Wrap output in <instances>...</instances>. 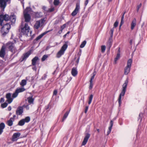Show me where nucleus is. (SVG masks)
<instances>
[{
    "label": "nucleus",
    "mask_w": 147,
    "mask_h": 147,
    "mask_svg": "<svg viewBox=\"0 0 147 147\" xmlns=\"http://www.w3.org/2000/svg\"><path fill=\"white\" fill-rule=\"evenodd\" d=\"M30 10V7H27L24 10V15L25 22L22 21V22L21 26L22 27L21 28H29L27 22L30 21L31 19V17L29 13Z\"/></svg>",
    "instance_id": "nucleus-1"
},
{
    "label": "nucleus",
    "mask_w": 147,
    "mask_h": 147,
    "mask_svg": "<svg viewBox=\"0 0 147 147\" xmlns=\"http://www.w3.org/2000/svg\"><path fill=\"white\" fill-rule=\"evenodd\" d=\"M128 83V79H127L125 81L124 83L122 86V89L121 93L120 94L118 100L119 105L120 106L121 104V96H123L125 95L126 91V89Z\"/></svg>",
    "instance_id": "nucleus-2"
},
{
    "label": "nucleus",
    "mask_w": 147,
    "mask_h": 147,
    "mask_svg": "<svg viewBox=\"0 0 147 147\" xmlns=\"http://www.w3.org/2000/svg\"><path fill=\"white\" fill-rule=\"evenodd\" d=\"M9 20V16L8 14H5L3 15L1 14L0 15V26H2V28H6L5 27L6 23H5L4 21L5 22L8 21Z\"/></svg>",
    "instance_id": "nucleus-3"
},
{
    "label": "nucleus",
    "mask_w": 147,
    "mask_h": 147,
    "mask_svg": "<svg viewBox=\"0 0 147 147\" xmlns=\"http://www.w3.org/2000/svg\"><path fill=\"white\" fill-rule=\"evenodd\" d=\"M16 17L14 15H11L9 16V20L10 21L9 23H6L5 27H7V28H11V26L14 24L16 22Z\"/></svg>",
    "instance_id": "nucleus-4"
},
{
    "label": "nucleus",
    "mask_w": 147,
    "mask_h": 147,
    "mask_svg": "<svg viewBox=\"0 0 147 147\" xmlns=\"http://www.w3.org/2000/svg\"><path fill=\"white\" fill-rule=\"evenodd\" d=\"M114 30V28H112L109 31V33L110 34V37L108 41L107 44V46L108 47L109 49L111 47L112 44V37Z\"/></svg>",
    "instance_id": "nucleus-5"
},
{
    "label": "nucleus",
    "mask_w": 147,
    "mask_h": 147,
    "mask_svg": "<svg viewBox=\"0 0 147 147\" xmlns=\"http://www.w3.org/2000/svg\"><path fill=\"white\" fill-rule=\"evenodd\" d=\"M132 63V60L131 59H129L127 62V66L125 68L124 74L127 75L129 72Z\"/></svg>",
    "instance_id": "nucleus-6"
},
{
    "label": "nucleus",
    "mask_w": 147,
    "mask_h": 147,
    "mask_svg": "<svg viewBox=\"0 0 147 147\" xmlns=\"http://www.w3.org/2000/svg\"><path fill=\"white\" fill-rule=\"evenodd\" d=\"M8 46L9 49L13 53H15L17 51L16 48L15 47L14 43L11 42H8L7 44Z\"/></svg>",
    "instance_id": "nucleus-7"
},
{
    "label": "nucleus",
    "mask_w": 147,
    "mask_h": 147,
    "mask_svg": "<svg viewBox=\"0 0 147 147\" xmlns=\"http://www.w3.org/2000/svg\"><path fill=\"white\" fill-rule=\"evenodd\" d=\"M19 31L23 34L29 36L31 35L32 31L30 30V28H21L19 29Z\"/></svg>",
    "instance_id": "nucleus-8"
},
{
    "label": "nucleus",
    "mask_w": 147,
    "mask_h": 147,
    "mask_svg": "<svg viewBox=\"0 0 147 147\" xmlns=\"http://www.w3.org/2000/svg\"><path fill=\"white\" fill-rule=\"evenodd\" d=\"M19 31L23 34L29 36L31 35L32 31L30 30V28H21L19 29Z\"/></svg>",
    "instance_id": "nucleus-9"
},
{
    "label": "nucleus",
    "mask_w": 147,
    "mask_h": 147,
    "mask_svg": "<svg viewBox=\"0 0 147 147\" xmlns=\"http://www.w3.org/2000/svg\"><path fill=\"white\" fill-rule=\"evenodd\" d=\"M30 121V118L29 117H27L25 118L20 120L18 122V125L22 126L24 125L25 123H28Z\"/></svg>",
    "instance_id": "nucleus-10"
},
{
    "label": "nucleus",
    "mask_w": 147,
    "mask_h": 147,
    "mask_svg": "<svg viewBox=\"0 0 147 147\" xmlns=\"http://www.w3.org/2000/svg\"><path fill=\"white\" fill-rule=\"evenodd\" d=\"M45 22V20L43 19H42L40 20L37 21L34 25V28H39L42 26Z\"/></svg>",
    "instance_id": "nucleus-11"
},
{
    "label": "nucleus",
    "mask_w": 147,
    "mask_h": 147,
    "mask_svg": "<svg viewBox=\"0 0 147 147\" xmlns=\"http://www.w3.org/2000/svg\"><path fill=\"white\" fill-rule=\"evenodd\" d=\"M6 47L5 45L2 46L0 50V57L4 58L5 55Z\"/></svg>",
    "instance_id": "nucleus-12"
},
{
    "label": "nucleus",
    "mask_w": 147,
    "mask_h": 147,
    "mask_svg": "<svg viewBox=\"0 0 147 147\" xmlns=\"http://www.w3.org/2000/svg\"><path fill=\"white\" fill-rule=\"evenodd\" d=\"M80 8V4L77 3L76 4V7L75 10L71 13V15L73 16H75L78 13V11Z\"/></svg>",
    "instance_id": "nucleus-13"
},
{
    "label": "nucleus",
    "mask_w": 147,
    "mask_h": 147,
    "mask_svg": "<svg viewBox=\"0 0 147 147\" xmlns=\"http://www.w3.org/2000/svg\"><path fill=\"white\" fill-rule=\"evenodd\" d=\"M11 0H0V7L3 8V11L4 9L6 6L7 2Z\"/></svg>",
    "instance_id": "nucleus-14"
},
{
    "label": "nucleus",
    "mask_w": 147,
    "mask_h": 147,
    "mask_svg": "<svg viewBox=\"0 0 147 147\" xmlns=\"http://www.w3.org/2000/svg\"><path fill=\"white\" fill-rule=\"evenodd\" d=\"M23 112V108L22 107H18L16 111V113L18 115H22Z\"/></svg>",
    "instance_id": "nucleus-15"
},
{
    "label": "nucleus",
    "mask_w": 147,
    "mask_h": 147,
    "mask_svg": "<svg viewBox=\"0 0 147 147\" xmlns=\"http://www.w3.org/2000/svg\"><path fill=\"white\" fill-rule=\"evenodd\" d=\"M90 136V134L88 133L86 134L84 140L82 142V145H85L87 142L88 139Z\"/></svg>",
    "instance_id": "nucleus-16"
},
{
    "label": "nucleus",
    "mask_w": 147,
    "mask_h": 147,
    "mask_svg": "<svg viewBox=\"0 0 147 147\" xmlns=\"http://www.w3.org/2000/svg\"><path fill=\"white\" fill-rule=\"evenodd\" d=\"M20 135V134L19 132L14 133L12 136V140L13 141H16L18 138H19Z\"/></svg>",
    "instance_id": "nucleus-17"
},
{
    "label": "nucleus",
    "mask_w": 147,
    "mask_h": 147,
    "mask_svg": "<svg viewBox=\"0 0 147 147\" xmlns=\"http://www.w3.org/2000/svg\"><path fill=\"white\" fill-rule=\"evenodd\" d=\"M1 32L3 36H5L9 32L10 28H1Z\"/></svg>",
    "instance_id": "nucleus-18"
},
{
    "label": "nucleus",
    "mask_w": 147,
    "mask_h": 147,
    "mask_svg": "<svg viewBox=\"0 0 147 147\" xmlns=\"http://www.w3.org/2000/svg\"><path fill=\"white\" fill-rule=\"evenodd\" d=\"M11 94L10 93L7 94L6 95V97L7 99V101L9 104L12 101L13 99L11 97Z\"/></svg>",
    "instance_id": "nucleus-19"
},
{
    "label": "nucleus",
    "mask_w": 147,
    "mask_h": 147,
    "mask_svg": "<svg viewBox=\"0 0 147 147\" xmlns=\"http://www.w3.org/2000/svg\"><path fill=\"white\" fill-rule=\"evenodd\" d=\"M30 54L31 53L30 51H28L27 52L24 54L22 56V60L21 61L26 60Z\"/></svg>",
    "instance_id": "nucleus-20"
},
{
    "label": "nucleus",
    "mask_w": 147,
    "mask_h": 147,
    "mask_svg": "<svg viewBox=\"0 0 147 147\" xmlns=\"http://www.w3.org/2000/svg\"><path fill=\"white\" fill-rule=\"evenodd\" d=\"M52 30H48V31H46V32H44V33H42V34H41L39 35V36H38V37H37L36 38V40L37 41V40H39L40 39L45 35L48 32H49L50 31H52Z\"/></svg>",
    "instance_id": "nucleus-21"
},
{
    "label": "nucleus",
    "mask_w": 147,
    "mask_h": 147,
    "mask_svg": "<svg viewBox=\"0 0 147 147\" xmlns=\"http://www.w3.org/2000/svg\"><path fill=\"white\" fill-rule=\"evenodd\" d=\"M39 60L38 57H35L32 60V65L33 66H35L37 61Z\"/></svg>",
    "instance_id": "nucleus-22"
},
{
    "label": "nucleus",
    "mask_w": 147,
    "mask_h": 147,
    "mask_svg": "<svg viewBox=\"0 0 147 147\" xmlns=\"http://www.w3.org/2000/svg\"><path fill=\"white\" fill-rule=\"evenodd\" d=\"M15 119L13 118H10L7 122V125L9 126H11L13 124V122L14 121Z\"/></svg>",
    "instance_id": "nucleus-23"
},
{
    "label": "nucleus",
    "mask_w": 147,
    "mask_h": 147,
    "mask_svg": "<svg viewBox=\"0 0 147 147\" xmlns=\"http://www.w3.org/2000/svg\"><path fill=\"white\" fill-rule=\"evenodd\" d=\"M28 102L29 105L33 104L34 99L32 97H29L27 98Z\"/></svg>",
    "instance_id": "nucleus-24"
},
{
    "label": "nucleus",
    "mask_w": 147,
    "mask_h": 147,
    "mask_svg": "<svg viewBox=\"0 0 147 147\" xmlns=\"http://www.w3.org/2000/svg\"><path fill=\"white\" fill-rule=\"evenodd\" d=\"M71 72L72 75L73 76H76L78 74V72L76 68L74 67L71 70Z\"/></svg>",
    "instance_id": "nucleus-25"
},
{
    "label": "nucleus",
    "mask_w": 147,
    "mask_h": 147,
    "mask_svg": "<svg viewBox=\"0 0 147 147\" xmlns=\"http://www.w3.org/2000/svg\"><path fill=\"white\" fill-rule=\"evenodd\" d=\"M68 42L67 41L65 42V44L62 46L61 49L65 52L67 47L68 45L67 44Z\"/></svg>",
    "instance_id": "nucleus-26"
},
{
    "label": "nucleus",
    "mask_w": 147,
    "mask_h": 147,
    "mask_svg": "<svg viewBox=\"0 0 147 147\" xmlns=\"http://www.w3.org/2000/svg\"><path fill=\"white\" fill-rule=\"evenodd\" d=\"M64 51L60 49L57 54V57L58 58H60L61 56V55L64 54Z\"/></svg>",
    "instance_id": "nucleus-27"
},
{
    "label": "nucleus",
    "mask_w": 147,
    "mask_h": 147,
    "mask_svg": "<svg viewBox=\"0 0 147 147\" xmlns=\"http://www.w3.org/2000/svg\"><path fill=\"white\" fill-rule=\"evenodd\" d=\"M42 16V13L41 12H37L35 13V17L36 18H40Z\"/></svg>",
    "instance_id": "nucleus-28"
},
{
    "label": "nucleus",
    "mask_w": 147,
    "mask_h": 147,
    "mask_svg": "<svg viewBox=\"0 0 147 147\" xmlns=\"http://www.w3.org/2000/svg\"><path fill=\"white\" fill-rule=\"evenodd\" d=\"M69 113V111H66L65 113L64 114L62 120V121H63L65 120L66 118L68 116V114Z\"/></svg>",
    "instance_id": "nucleus-29"
},
{
    "label": "nucleus",
    "mask_w": 147,
    "mask_h": 147,
    "mask_svg": "<svg viewBox=\"0 0 147 147\" xmlns=\"http://www.w3.org/2000/svg\"><path fill=\"white\" fill-rule=\"evenodd\" d=\"M136 21L135 18H134L131 23V28H134L136 25Z\"/></svg>",
    "instance_id": "nucleus-30"
},
{
    "label": "nucleus",
    "mask_w": 147,
    "mask_h": 147,
    "mask_svg": "<svg viewBox=\"0 0 147 147\" xmlns=\"http://www.w3.org/2000/svg\"><path fill=\"white\" fill-rule=\"evenodd\" d=\"M25 90V89L24 88H17L16 90V91L18 92V93L20 92H22L24 91Z\"/></svg>",
    "instance_id": "nucleus-31"
},
{
    "label": "nucleus",
    "mask_w": 147,
    "mask_h": 147,
    "mask_svg": "<svg viewBox=\"0 0 147 147\" xmlns=\"http://www.w3.org/2000/svg\"><path fill=\"white\" fill-rule=\"evenodd\" d=\"M26 81L25 80H22L20 83V85L22 86H24L26 85Z\"/></svg>",
    "instance_id": "nucleus-32"
},
{
    "label": "nucleus",
    "mask_w": 147,
    "mask_h": 147,
    "mask_svg": "<svg viewBox=\"0 0 147 147\" xmlns=\"http://www.w3.org/2000/svg\"><path fill=\"white\" fill-rule=\"evenodd\" d=\"M93 97V95L92 94L90 95L89 98V100L88 101V104L90 105L92 102Z\"/></svg>",
    "instance_id": "nucleus-33"
},
{
    "label": "nucleus",
    "mask_w": 147,
    "mask_h": 147,
    "mask_svg": "<svg viewBox=\"0 0 147 147\" xmlns=\"http://www.w3.org/2000/svg\"><path fill=\"white\" fill-rule=\"evenodd\" d=\"M120 57V53H118L117 54L116 57L115 59V63H116V61L118 60V59Z\"/></svg>",
    "instance_id": "nucleus-34"
},
{
    "label": "nucleus",
    "mask_w": 147,
    "mask_h": 147,
    "mask_svg": "<svg viewBox=\"0 0 147 147\" xmlns=\"http://www.w3.org/2000/svg\"><path fill=\"white\" fill-rule=\"evenodd\" d=\"M5 127V125L3 123H1L0 124V129L3 130Z\"/></svg>",
    "instance_id": "nucleus-35"
},
{
    "label": "nucleus",
    "mask_w": 147,
    "mask_h": 147,
    "mask_svg": "<svg viewBox=\"0 0 147 147\" xmlns=\"http://www.w3.org/2000/svg\"><path fill=\"white\" fill-rule=\"evenodd\" d=\"M86 43V40H84L81 43L80 46V47L81 48H83Z\"/></svg>",
    "instance_id": "nucleus-36"
},
{
    "label": "nucleus",
    "mask_w": 147,
    "mask_h": 147,
    "mask_svg": "<svg viewBox=\"0 0 147 147\" xmlns=\"http://www.w3.org/2000/svg\"><path fill=\"white\" fill-rule=\"evenodd\" d=\"M18 92L16 91V90L15 92L13 93V94H12V97L13 98H15L18 95Z\"/></svg>",
    "instance_id": "nucleus-37"
},
{
    "label": "nucleus",
    "mask_w": 147,
    "mask_h": 147,
    "mask_svg": "<svg viewBox=\"0 0 147 147\" xmlns=\"http://www.w3.org/2000/svg\"><path fill=\"white\" fill-rule=\"evenodd\" d=\"M101 52L102 53H104L106 49V46L105 45L102 46L101 47Z\"/></svg>",
    "instance_id": "nucleus-38"
},
{
    "label": "nucleus",
    "mask_w": 147,
    "mask_h": 147,
    "mask_svg": "<svg viewBox=\"0 0 147 147\" xmlns=\"http://www.w3.org/2000/svg\"><path fill=\"white\" fill-rule=\"evenodd\" d=\"M96 74V73L95 71L94 72L92 73V76L91 77L90 81H92L93 79H94L95 76Z\"/></svg>",
    "instance_id": "nucleus-39"
},
{
    "label": "nucleus",
    "mask_w": 147,
    "mask_h": 147,
    "mask_svg": "<svg viewBox=\"0 0 147 147\" xmlns=\"http://www.w3.org/2000/svg\"><path fill=\"white\" fill-rule=\"evenodd\" d=\"M8 104L6 102H4L1 105V107L2 108H5L7 107Z\"/></svg>",
    "instance_id": "nucleus-40"
},
{
    "label": "nucleus",
    "mask_w": 147,
    "mask_h": 147,
    "mask_svg": "<svg viewBox=\"0 0 147 147\" xmlns=\"http://www.w3.org/2000/svg\"><path fill=\"white\" fill-rule=\"evenodd\" d=\"M48 56L47 55H44L43 56L41 60L42 61H45L46 59L47 58Z\"/></svg>",
    "instance_id": "nucleus-41"
},
{
    "label": "nucleus",
    "mask_w": 147,
    "mask_h": 147,
    "mask_svg": "<svg viewBox=\"0 0 147 147\" xmlns=\"http://www.w3.org/2000/svg\"><path fill=\"white\" fill-rule=\"evenodd\" d=\"M59 0H54V4L55 5H58L59 3Z\"/></svg>",
    "instance_id": "nucleus-42"
},
{
    "label": "nucleus",
    "mask_w": 147,
    "mask_h": 147,
    "mask_svg": "<svg viewBox=\"0 0 147 147\" xmlns=\"http://www.w3.org/2000/svg\"><path fill=\"white\" fill-rule=\"evenodd\" d=\"M90 85L89 87V89L91 90L92 89L93 86V81H90Z\"/></svg>",
    "instance_id": "nucleus-43"
},
{
    "label": "nucleus",
    "mask_w": 147,
    "mask_h": 147,
    "mask_svg": "<svg viewBox=\"0 0 147 147\" xmlns=\"http://www.w3.org/2000/svg\"><path fill=\"white\" fill-rule=\"evenodd\" d=\"M55 10V8L53 7H51L50 9H49L48 11L49 12H51Z\"/></svg>",
    "instance_id": "nucleus-44"
},
{
    "label": "nucleus",
    "mask_w": 147,
    "mask_h": 147,
    "mask_svg": "<svg viewBox=\"0 0 147 147\" xmlns=\"http://www.w3.org/2000/svg\"><path fill=\"white\" fill-rule=\"evenodd\" d=\"M119 22L117 20H116L114 24V26L115 27H116L117 26Z\"/></svg>",
    "instance_id": "nucleus-45"
},
{
    "label": "nucleus",
    "mask_w": 147,
    "mask_h": 147,
    "mask_svg": "<svg viewBox=\"0 0 147 147\" xmlns=\"http://www.w3.org/2000/svg\"><path fill=\"white\" fill-rule=\"evenodd\" d=\"M141 5H142V3H140L137 6V12L138 11L140 8L141 6Z\"/></svg>",
    "instance_id": "nucleus-46"
},
{
    "label": "nucleus",
    "mask_w": 147,
    "mask_h": 147,
    "mask_svg": "<svg viewBox=\"0 0 147 147\" xmlns=\"http://www.w3.org/2000/svg\"><path fill=\"white\" fill-rule=\"evenodd\" d=\"M22 107H24L26 108L27 110H28L29 109V105H24Z\"/></svg>",
    "instance_id": "nucleus-47"
},
{
    "label": "nucleus",
    "mask_w": 147,
    "mask_h": 147,
    "mask_svg": "<svg viewBox=\"0 0 147 147\" xmlns=\"http://www.w3.org/2000/svg\"><path fill=\"white\" fill-rule=\"evenodd\" d=\"M110 126L109 127L112 128V127L113 125V122L112 120H111L110 122Z\"/></svg>",
    "instance_id": "nucleus-48"
},
{
    "label": "nucleus",
    "mask_w": 147,
    "mask_h": 147,
    "mask_svg": "<svg viewBox=\"0 0 147 147\" xmlns=\"http://www.w3.org/2000/svg\"><path fill=\"white\" fill-rule=\"evenodd\" d=\"M124 23V20H121V22L120 24V25L119 28H121L122 26V25Z\"/></svg>",
    "instance_id": "nucleus-49"
},
{
    "label": "nucleus",
    "mask_w": 147,
    "mask_h": 147,
    "mask_svg": "<svg viewBox=\"0 0 147 147\" xmlns=\"http://www.w3.org/2000/svg\"><path fill=\"white\" fill-rule=\"evenodd\" d=\"M111 129H112V128L109 127V130L107 131V135H109L110 134V133L111 131Z\"/></svg>",
    "instance_id": "nucleus-50"
},
{
    "label": "nucleus",
    "mask_w": 147,
    "mask_h": 147,
    "mask_svg": "<svg viewBox=\"0 0 147 147\" xmlns=\"http://www.w3.org/2000/svg\"><path fill=\"white\" fill-rule=\"evenodd\" d=\"M64 28H63L62 29H61L58 32H57V35H58V34H61L62 32V31L63 30V29Z\"/></svg>",
    "instance_id": "nucleus-51"
},
{
    "label": "nucleus",
    "mask_w": 147,
    "mask_h": 147,
    "mask_svg": "<svg viewBox=\"0 0 147 147\" xmlns=\"http://www.w3.org/2000/svg\"><path fill=\"white\" fill-rule=\"evenodd\" d=\"M88 107L86 106L85 108V109L84 111V112L85 113H86L87 112L88 110Z\"/></svg>",
    "instance_id": "nucleus-52"
},
{
    "label": "nucleus",
    "mask_w": 147,
    "mask_h": 147,
    "mask_svg": "<svg viewBox=\"0 0 147 147\" xmlns=\"http://www.w3.org/2000/svg\"><path fill=\"white\" fill-rule=\"evenodd\" d=\"M57 91L56 90H55L53 91V94L56 95L57 94Z\"/></svg>",
    "instance_id": "nucleus-53"
},
{
    "label": "nucleus",
    "mask_w": 147,
    "mask_h": 147,
    "mask_svg": "<svg viewBox=\"0 0 147 147\" xmlns=\"http://www.w3.org/2000/svg\"><path fill=\"white\" fill-rule=\"evenodd\" d=\"M89 1V0H86L85 2V5L86 6L88 4Z\"/></svg>",
    "instance_id": "nucleus-54"
},
{
    "label": "nucleus",
    "mask_w": 147,
    "mask_h": 147,
    "mask_svg": "<svg viewBox=\"0 0 147 147\" xmlns=\"http://www.w3.org/2000/svg\"><path fill=\"white\" fill-rule=\"evenodd\" d=\"M69 33H70L69 31H68V32H67V33L66 34H65V35L63 36V37L64 38H65V37H66V36H67V34H69Z\"/></svg>",
    "instance_id": "nucleus-55"
},
{
    "label": "nucleus",
    "mask_w": 147,
    "mask_h": 147,
    "mask_svg": "<svg viewBox=\"0 0 147 147\" xmlns=\"http://www.w3.org/2000/svg\"><path fill=\"white\" fill-rule=\"evenodd\" d=\"M4 101V100L3 98H1L0 100V102H3Z\"/></svg>",
    "instance_id": "nucleus-56"
},
{
    "label": "nucleus",
    "mask_w": 147,
    "mask_h": 147,
    "mask_svg": "<svg viewBox=\"0 0 147 147\" xmlns=\"http://www.w3.org/2000/svg\"><path fill=\"white\" fill-rule=\"evenodd\" d=\"M125 13V12L123 14V15L122 16L121 18V20H124V15Z\"/></svg>",
    "instance_id": "nucleus-57"
},
{
    "label": "nucleus",
    "mask_w": 147,
    "mask_h": 147,
    "mask_svg": "<svg viewBox=\"0 0 147 147\" xmlns=\"http://www.w3.org/2000/svg\"><path fill=\"white\" fill-rule=\"evenodd\" d=\"M7 109H8V110L9 111H10V110H11V106H9L8 108H7Z\"/></svg>",
    "instance_id": "nucleus-58"
},
{
    "label": "nucleus",
    "mask_w": 147,
    "mask_h": 147,
    "mask_svg": "<svg viewBox=\"0 0 147 147\" xmlns=\"http://www.w3.org/2000/svg\"><path fill=\"white\" fill-rule=\"evenodd\" d=\"M34 67L32 68V69L34 70H36V68L35 66H34Z\"/></svg>",
    "instance_id": "nucleus-59"
},
{
    "label": "nucleus",
    "mask_w": 147,
    "mask_h": 147,
    "mask_svg": "<svg viewBox=\"0 0 147 147\" xmlns=\"http://www.w3.org/2000/svg\"><path fill=\"white\" fill-rule=\"evenodd\" d=\"M3 131V130L0 129V135L1 134Z\"/></svg>",
    "instance_id": "nucleus-60"
},
{
    "label": "nucleus",
    "mask_w": 147,
    "mask_h": 147,
    "mask_svg": "<svg viewBox=\"0 0 147 147\" xmlns=\"http://www.w3.org/2000/svg\"><path fill=\"white\" fill-rule=\"evenodd\" d=\"M81 51H80V52H79L78 53V54L79 55V56H80L81 55Z\"/></svg>",
    "instance_id": "nucleus-61"
},
{
    "label": "nucleus",
    "mask_w": 147,
    "mask_h": 147,
    "mask_svg": "<svg viewBox=\"0 0 147 147\" xmlns=\"http://www.w3.org/2000/svg\"><path fill=\"white\" fill-rule=\"evenodd\" d=\"M79 58H80V57H79L78 58V59L77 60V62H79Z\"/></svg>",
    "instance_id": "nucleus-62"
},
{
    "label": "nucleus",
    "mask_w": 147,
    "mask_h": 147,
    "mask_svg": "<svg viewBox=\"0 0 147 147\" xmlns=\"http://www.w3.org/2000/svg\"><path fill=\"white\" fill-rule=\"evenodd\" d=\"M16 117V115H13V117H11V118H13L14 119V118Z\"/></svg>",
    "instance_id": "nucleus-63"
},
{
    "label": "nucleus",
    "mask_w": 147,
    "mask_h": 147,
    "mask_svg": "<svg viewBox=\"0 0 147 147\" xmlns=\"http://www.w3.org/2000/svg\"><path fill=\"white\" fill-rule=\"evenodd\" d=\"M65 25L66 24H64L63 25V27L64 28L65 27Z\"/></svg>",
    "instance_id": "nucleus-64"
}]
</instances>
